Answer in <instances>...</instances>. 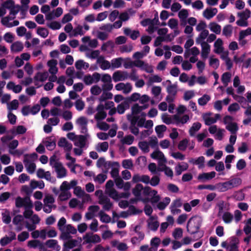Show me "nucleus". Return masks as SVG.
<instances>
[{
  "mask_svg": "<svg viewBox=\"0 0 251 251\" xmlns=\"http://www.w3.org/2000/svg\"><path fill=\"white\" fill-rule=\"evenodd\" d=\"M201 224V220L200 219L192 217L187 222V230L191 234H196L199 232Z\"/></svg>",
  "mask_w": 251,
  "mask_h": 251,
  "instance_id": "obj_1",
  "label": "nucleus"
},
{
  "mask_svg": "<svg viewBox=\"0 0 251 251\" xmlns=\"http://www.w3.org/2000/svg\"><path fill=\"white\" fill-rule=\"evenodd\" d=\"M99 196V203L102 205V208L105 211H109L113 206V204L111 202L110 199L106 196L104 195L101 190H97L95 192V195Z\"/></svg>",
  "mask_w": 251,
  "mask_h": 251,
  "instance_id": "obj_2",
  "label": "nucleus"
},
{
  "mask_svg": "<svg viewBox=\"0 0 251 251\" xmlns=\"http://www.w3.org/2000/svg\"><path fill=\"white\" fill-rule=\"evenodd\" d=\"M15 205L17 208H21L23 206L25 208H31L33 204L29 197L27 196L24 198L18 196L15 199Z\"/></svg>",
  "mask_w": 251,
  "mask_h": 251,
  "instance_id": "obj_3",
  "label": "nucleus"
},
{
  "mask_svg": "<svg viewBox=\"0 0 251 251\" xmlns=\"http://www.w3.org/2000/svg\"><path fill=\"white\" fill-rule=\"evenodd\" d=\"M127 119L130 122V125L129 127V128L131 131V132L135 135H137L139 134V130L136 126L137 120L138 119L137 117H131V115L128 114L127 115Z\"/></svg>",
  "mask_w": 251,
  "mask_h": 251,
  "instance_id": "obj_4",
  "label": "nucleus"
},
{
  "mask_svg": "<svg viewBox=\"0 0 251 251\" xmlns=\"http://www.w3.org/2000/svg\"><path fill=\"white\" fill-rule=\"evenodd\" d=\"M16 17H1V23L2 25L7 27H11L19 25V22L18 20H14L12 23L10 22L14 20Z\"/></svg>",
  "mask_w": 251,
  "mask_h": 251,
  "instance_id": "obj_5",
  "label": "nucleus"
},
{
  "mask_svg": "<svg viewBox=\"0 0 251 251\" xmlns=\"http://www.w3.org/2000/svg\"><path fill=\"white\" fill-rule=\"evenodd\" d=\"M58 178H62L66 176V170L60 162H55L53 165Z\"/></svg>",
  "mask_w": 251,
  "mask_h": 251,
  "instance_id": "obj_6",
  "label": "nucleus"
},
{
  "mask_svg": "<svg viewBox=\"0 0 251 251\" xmlns=\"http://www.w3.org/2000/svg\"><path fill=\"white\" fill-rule=\"evenodd\" d=\"M83 238L86 243H97L101 241L100 236L97 234L90 235L89 233H86Z\"/></svg>",
  "mask_w": 251,
  "mask_h": 251,
  "instance_id": "obj_7",
  "label": "nucleus"
},
{
  "mask_svg": "<svg viewBox=\"0 0 251 251\" xmlns=\"http://www.w3.org/2000/svg\"><path fill=\"white\" fill-rule=\"evenodd\" d=\"M47 149L49 151L53 150L56 147V140L53 136H50L46 138L43 141Z\"/></svg>",
  "mask_w": 251,
  "mask_h": 251,
  "instance_id": "obj_8",
  "label": "nucleus"
},
{
  "mask_svg": "<svg viewBox=\"0 0 251 251\" xmlns=\"http://www.w3.org/2000/svg\"><path fill=\"white\" fill-rule=\"evenodd\" d=\"M133 65L137 67L141 68L142 69L149 73H151L153 72V70L151 68H150L148 64H145L144 62L142 60H137L133 61Z\"/></svg>",
  "mask_w": 251,
  "mask_h": 251,
  "instance_id": "obj_9",
  "label": "nucleus"
},
{
  "mask_svg": "<svg viewBox=\"0 0 251 251\" xmlns=\"http://www.w3.org/2000/svg\"><path fill=\"white\" fill-rule=\"evenodd\" d=\"M24 158L23 162L25 166H26L27 164L32 163V161L36 160L38 157V155L36 153L33 152L31 154H24Z\"/></svg>",
  "mask_w": 251,
  "mask_h": 251,
  "instance_id": "obj_10",
  "label": "nucleus"
},
{
  "mask_svg": "<svg viewBox=\"0 0 251 251\" xmlns=\"http://www.w3.org/2000/svg\"><path fill=\"white\" fill-rule=\"evenodd\" d=\"M201 57L203 58H206L208 57V54L210 51V46L206 42L201 43Z\"/></svg>",
  "mask_w": 251,
  "mask_h": 251,
  "instance_id": "obj_11",
  "label": "nucleus"
},
{
  "mask_svg": "<svg viewBox=\"0 0 251 251\" xmlns=\"http://www.w3.org/2000/svg\"><path fill=\"white\" fill-rule=\"evenodd\" d=\"M124 34L126 36H129L130 38L135 40L140 36V32L138 30H131L129 28H125L124 30Z\"/></svg>",
  "mask_w": 251,
  "mask_h": 251,
  "instance_id": "obj_12",
  "label": "nucleus"
},
{
  "mask_svg": "<svg viewBox=\"0 0 251 251\" xmlns=\"http://www.w3.org/2000/svg\"><path fill=\"white\" fill-rule=\"evenodd\" d=\"M216 187L217 189H218V190L221 192H226L227 190L231 189L228 181L225 182H220L217 183L216 184Z\"/></svg>",
  "mask_w": 251,
  "mask_h": 251,
  "instance_id": "obj_13",
  "label": "nucleus"
},
{
  "mask_svg": "<svg viewBox=\"0 0 251 251\" xmlns=\"http://www.w3.org/2000/svg\"><path fill=\"white\" fill-rule=\"evenodd\" d=\"M223 42L221 39L218 38L215 41L214 44L215 49L214 51L215 53L220 54L223 51L224 48L223 47Z\"/></svg>",
  "mask_w": 251,
  "mask_h": 251,
  "instance_id": "obj_14",
  "label": "nucleus"
},
{
  "mask_svg": "<svg viewBox=\"0 0 251 251\" xmlns=\"http://www.w3.org/2000/svg\"><path fill=\"white\" fill-rule=\"evenodd\" d=\"M24 49L23 43L20 41H16L13 43L11 46L12 52H18L22 51Z\"/></svg>",
  "mask_w": 251,
  "mask_h": 251,
  "instance_id": "obj_15",
  "label": "nucleus"
},
{
  "mask_svg": "<svg viewBox=\"0 0 251 251\" xmlns=\"http://www.w3.org/2000/svg\"><path fill=\"white\" fill-rule=\"evenodd\" d=\"M216 173L214 171L210 173H203L199 175L198 178L199 180L206 179L210 180L215 176Z\"/></svg>",
  "mask_w": 251,
  "mask_h": 251,
  "instance_id": "obj_16",
  "label": "nucleus"
},
{
  "mask_svg": "<svg viewBox=\"0 0 251 251\" xmlns=\"http://www.w3.org/2000/svg\"><path fill=\"white\" fill-rule=\"evenodd\" d=\"M151 157L152 158L156 159H158L160 160H162L164 163H166L167 162V160L164 156L163 153L160 151H154L151 154Z\"/></svg>",
  "mask_w": 251,
  "mask_h": 251,
  "instance_id": "obj_17",
  "label": "nucleus"
},
{
  "mask_svg": "<svg viewBox=\"0 0 251 251\" xmlns=\"http://www.w3.org/2000/svg\"><path fill=\"white\" fill-rule=\"evenodd\" d=\"M48 77V73L47 72L44 73L38 72L34 77V81H40L43 82L45 81Z\"/></svg>",
  "mask_w": 251,
  "mask_h": 251,
  "instance_id": "obj_18",
  "label": "nucleus"
},
{
  "mask_svg": "<svg viewBox=\"0 0 251 251\" xmlns=\"http://www.w3.org/2000/svg\"><path fill=\"white\" fill-rule=\"evenodd\" d=\"M201 125L199 122L194 123L191 127L189 129V133L191 136H194L195 133L201 127Z\"/></svg>",
  "mask_w": 251,
  "mask_h": 251,
  "instance_id": "obj_19",
  "label": "nucleus"
},
{
  "mask_svg": "<svg viewBox=\"0 0 251 251\" xmlns=\"http://www.w3.org/2000/svg\"><path fill=\"white\" fill-rule=\"evenodd\" d=\"M119 20L115 22L112 25V26L114 28H119L122 25L123 22L127 21L129 20L130 17H118Z\"/></svg>",
  "mask_w": 251,
  "mask_h": 251,
  "instance_id": "obj_20",
  "label": "nucleus"
},
{
  "mask_svg": "<svg viewBox=\"0 0 251 251\" xmlns=\"http://www.w3.org/2000/svg\"><path fill=\"white\" fill-rule=\"evenodd\" d=\"M143 189V186L141 183H138L132 189V194L135 197H141V191Z\"/></svg>",
  "mask_w": 251,
  "mask_h": 251,
  "instance_id": "obj_21",
  "label": "nucleus"
},
{
  "mask_svg": "<svg viewBox=\"0 0 251 251\" xmlns=\"http://www.w3.org/2000/svg\"><path fill=\"white\" fill-rule=\"evenodd\" d=\"M30 185L32 189H35L37 187H38L40 189H42L45 187L44 182L42 180L37 181L34 180H32L30 181Z\"/></svg>",
  "mask_w": 251,
  "mask_h": 251,
  "instance_id": "obj_22",
  "label": "nucleus"
},
{
  "mask_svg": "<svg viewBox=\"0 0 251 251\" xmlns=\"http://www.w3.org/2000/svg\"><path fill=\"white\" fill-rule=\"evenodd\" d=\"M234 99L240 103L242 107L244 108H246L247 106H248L247 100L243 96L238 95L235 96Z\"/></svg>",
  "mask_w": 251,
  "mask_h": 251,
  "instance_id": "obj_23",
  "label": "nucleus"
},
{
  "mask_svg": "<svg viewBox=\"0 0 251 251\" xmlns=\"http://www.w3.org/2000/svg\"><path fill=\"white\" fill-rule=\"evenodd\" d=\"M100 217V220L104 223H109L111 221V217L107 214L101 210L99 213Z\"/></svg>",
  "mask_w": 251,
  "mask_h": 251,
  "instance_id": "obj_24",
  "label": "nucleus"
},
{
  "mask_svg": "<svg viewBox=\"0 0 251 251\" xmlns=\"http://www.w3.org/2000/svg\"><path fill=\"white\" fill-rule=\"evenodd\" d=\"M167 129V127L164 125L157 126L155 127V130L159 138L163 137V133Z\"/></svg>",
  "mask_w": 251,
  "mask_h": 251,
  "instance_id": "obj_25",
  "label": "nucleus"
},
{
  "mask_svg": "<svg viewBox=\"0 0 251 251\" xmlns=\"http://www.w3.org/2000/svg\"><path fill=\"white\" fill-rule=\"evenodd\" d=\"M105 194L108 195V196L114 199L115 201L118 200L119 194L118 192L115 189H111L110 190H105Z\"/></svg>",
  "mask_w": 251,
  "mask_h": 251,
  "instance_id": "obj_26",
  "label": "nucleus"
},
{
  "mask_svg": "<svg viewBox=\"0 0 251 251\" xmlns=\"http://www.w3.org/2000/svg\"><path fill=\"white\" fill-rule=\"evenodd\" d=\"M231 77V74L229 72H226L222 75L221 80L225 87L228 85V83L230 81Z\"/></svg>",
  "mask_w": 251,
  "mask_h": 251,
  "instance_id": "obj_27",
  "label": "nucleus"
},
{
  "mask_svg": "<svg viewBox=\"0 0 251 251\" xmlns=\"http://www.w3.org/2000/svg\"><path fill=\"white\" fill-rule=\"evenodd\" d=\"M123 75L122 74V72L120 71H117L114 72L113 74V79L114 82H118L119 81L124 80L126 79V76H124V78H122Z\"/></svg>",
  "mask_w": 251,
  "mask_h": 251,
  "instance_id": "obj_28",
  "label": "nucleus"
},
{
  "mask_svg": "<svg viewBox=\"0 0 251 251\" xmlns=\"http://www.w3.org/2000/svg\"><path fill=\"white\" fill-rule=\"evenodd\" d=\"M218 10L216 8L209 7L204 10L202 16H215L217 14Z\"/></svg>",
  "mask_w": 251,
  "mask_h": 251,
  "instance_id": "obj_29",
  "label": "nucleus"
},
{
  "mask_svg": "<svg viewBox=\"0 0 251 251\" xmlns=\"http://www.w3.org/2000/svg\"><path fill=\"white\" fill-rule=\"evenodd\" d=\"M128 106V101L126 100L122 102L117 106V111L120 114H123L125 113L126 110V107Z\"/></svg>",
  "mask_w": 251,
  "mask_h": 251,
  "instance_id": "obj_30",
  "label": "nucleus"
},
{
  "mask_svg": "<svg viewBox=\"0 0 251 251\" xmlns=\"http://www.w3.org/2000/svg\"><path fill=\"white\" fill-rule=\"evenodd\" d=\"M226 129L232 134H235L238 129V127L236 123H230L226 126Z\"/></svg>",
  "mask_w": 251,
  "mask_h": 251,
  "instance_id": "obj_31",
  "label": "nucleus"
},
{
  "mask_svg": "<svg viewBox=\"0 0 251 251\" xmlns=\"http://www.w3.org/2000/svg\"><path fill=\"white\" fill-rule=\"evenodd\" d=\"M167 92L169 95L175 96L177 93V85L175 84L168 85L167 87Z\"/></svg>",
  "mask_w": 251,
  "mask_h": 251,
  "instance_id": "obj_32",
  "label": "nucleus"
},
{
  "mask_svg": "<svg viewBox=\"0 0 251 251\" xmlns=\"http://www.w3.org/2000/svg\"><path fill=\"white\" fill-rule=\"evenodd\" d=\"M228 181L230 183L231 189L232 188L238 186L242 183V179L239 177H235L232 178Z\"/></svg>",
  "mask_w": 251,
  "mask_h": 251,
  "instance_id": "obj_33",
  "label": "nucleus"
},
{
  "mask_svg": "<svg viewBox=\"0 0 251 251\" xmlns=\"http://www.w3.org/2000/svg\"><path fill=\"white\" fill-rule=\"evenodd\" d=\"M232 32V27L230 25L225 26L223 29V34L226 37L231 36Z\"/></svg>",
  "mask_w": 251,
  "mask_h": 251,
  "instance_id": "obj_34",
  "label": "nucleus"
},
{
  "mask_svg": "<svg viewBox=\"0 0 251 251\" xmlns=\"http://www.w3.org/2000/svg\"><path fill=\"white\" fill-rule=\"evenodd\" d=\"M210 100V97L206 94L203 95L198 99V103L199 105L203 106L206 104Z\"/></svg>",
  "mask_w": 251,
  "mask_h": 251,
  "instance_id": "obj_35",
  "label": "nucleus"
},
{
  "mask_svg": "<svg viewBox=\"0 0 251 251\" xmlns=\"http://www.w3.org/2000/svg\"><path fill=\"white\" fill-rule=\"evenodd\" d=\"M250 17H240L239 20L236 21V24L240 26L246 27L248 25V19Z\"/></svg>",
  "mask_w": 251,
  "mask_h": 251,
  "instance_id": "obj_36",
  "label": "nucleus"
},
{
  "mask_svg": "<svg viewBox=\"0 0 251 251\" xmlns=\"http://www.w3.org/2000/svg\"><path fill=\"white\" fill-rule=\"evenodd\" d=\"M134 137L131 135L126 136L123 139L121 140V142L123 144L131 145L134 141Z\"/></svg>",
  "mask_w": 251,
  "mask_h": 251,
  "instance_id": "obj_37",
  "label": "nucleus"
},
{
  "mask_svg": "<svg viewBox=\"0 0 251 251\" xmlns=\"http://www.w3.org/2000/svg\"><path fill=\"white\" fill-rule=\"evenodd\" d=\"M149 144L146 141H141L138 143V146L139 148L144 152H148L149 151Z\"/></svg>",
  "mask_w": 251,
  "mask_h": 251,
  "instance_id": "obj_38",
  "label": "nucleus"
},
{
  "mask_svg": "<svg viewBox=\"0 0 251 251\" xmlns=\"http://www.w3.org/2000/svg\"><path fill=\"white\" fill-rule=\"evenodd\" d=\"M47 25L48 27L53 30H57L61 28L60 23L57 21H53L50 23H47Z\"/></svg>",
  "mask_w": 251,
  "mask_h": 251,
  "instance_id": "obj_39",
  "label": "nucleus"
},
{
  "mask_svg": "<svg viewBox=\"0 0 251 251\" xmlns=\"http://www.w3.org/2000/svg\"><path fill=\"white\" fill-rule=\"evenodd\" d=\"M223 220L226 224H228L231 222L233 219V215L228 212H226L223 215Z\"/></svg>",
  "mask_w": 251,
  "mask_h": 251,
  "instance_id": "obj_40",
  "label": "nucleus"
},
{
  "mask_svg": "<svg viewBox=\"0 0 251 251\" xmlns=\"http://www.w3.org/2000/svg\"><path fill=\"white\" fill-rule=\"evenodd\" d=\"M77 241L75 239H71L64 244V247L68 249H72L76 246Z\"/></svg>",
  "mask_w": 251,
  "mask_h": 251,
  "instance_id": "obj_41",
  "label": "nucleus"
},
{
  "mask_svg": "<svg viewBox=\"0 0 251 251\" xmlns=\"http://www.w3.org/2000/svg\"><path fill=\"white\" fill-rule=\"evenodd\" d=\"M107 178V176L103 174H100L94 178V180L96 182H98L99 184L103 183Z\"/></svg>",
  "mask_w": 251,
  "mask_h": 251,
  "instance_id": "obj_42",
  "label": "nucleus"
},
{
  "mask_svg": "<svg viewBox=\"0 0 251 251\" xmlns=\"http://www.w3.org/2000/svg\"><path fill=\"white\" fill-rule=\"evenodd\" d=\"M19 105V102L17 100H12L10 103L7 104V108L9 111H11L13 110H16Z\"/></svg>",
  "mask_w": 251,
  "mask_h": 251,
  "instance_id": "obj_43",
  "label": "nucleus"
},
{
  "mask_svg": "<svg viewBox=\"0 0 251 251\" xmlns=\"http://www.w3.org/2000/svg\"><path fill=\"white\" fill-rule=\"evenodd\" d=\"M210 30L217 34L221 33V26L216 23H211L210 24Z\"/></svg>",
  "mask_w": 251,
  "mask_h": 251,
  "instance_id": "obj_44",
  "label": "nucleus"
},
{
  "mask_svg": "<svg viewBox=\"0 0 251 251\" xmlns=\"http://www.w3.org/2000/svg\"><path fill=\"white\" fill-rule=\"evenodd\" d=\"M188 142V140L186 138L180 141L178 145V149L180 151H185L187 147Z\"/></svg>",
  "mask_w": 251,
  "mask_h": 251,
  "instance_id": "obj_45",
  "label": "nucleus"
},
{
  "mask_svg": "<svg viewBox=\"0 0 251 251\" xmlns=\"http://www.w3.org/2000/svg\"><path fill=\"white\" fill-rule=\"evenodd\" d=\"M123 59L121 57L113 59L111 60V66L114 68H118L121 66Z\"/></svg>",
  "mask_w": 251,
  "mask_h": 251,
  "instance_id": "obj_46",
  "label": "nucleus"
},
{
  "mask_svg": "<svg viewBox=\"0 0 251 251\" xmlns=\"http://www.w3.org/2000/svg\"><path fill=\"white\" fill-rule=\"evenodd\" d=\"M37 33L43 38H46L49 34V31L45 28L39 27L37 30Z\"/></svg>",
  "mask_w": 251,
  "mask_h": 251,
  "instance_id": "obj_47",
  "label": "nucleus"
},
{
  "mask_svg": "<svg viewBox=\"0 0 251 251\" xmlns=\"http://www.w3.org/2000/svg\"><path fill=\"white\" fill-rule=\"evenodd\" d=\"M133 166V162L131 159H124L122 161V166L125 169H130Z\"/></svg>",
  "mask_w": 251,
  "mask_h": 251,
  "instance_id": "obj_48",
  "label": "nucleus"
},
{
  "mask_svg": "<svg viewBox=\"0 0 251 251\" xmlns=\"http://www.w3.org/2000/svg\"><path fill=\"white\" fill-rule=\"evenodd\" d=\"M140 97L141 95L139 93H134L130 97L126 99V101H128V103L131 101H136L137 100H139Z\"/></svg>",
  "mask_w": 251,
  "mask_h": 251,
  "instance_id": "obj_49",
  "label": "nucleus"
},
{
  "mask_svg": "<svg viewBox=\"0 0 251 251\" xmlns=\"http://www.w3.org/2000/svg\"><path fill=\"white\" fill-rule=\"evenodd\" d=\"M140 106L138 103H135L131 107L132 115H136L141 112Z\"/></svg>",
  "mask_w": 251,
  "mask_h": 251,
  "instance_id": "obj_50",
  "label": "nucleus"
},
{
  "mask_svg": "<svg viewBox=\"0 0 251 251\" xmlns=\"http://www.w3.org/2000/svg\"><path fill=\"white\" fill-rule=\"evenodd\" d=\"M75 106L78 111H81L84 108L85 103L81 99L77 100L75 102Z\"/></svg>",
  "mask_w": 251,
  "mask_h": 251,
  "instance_id": "obj_51",
  "label": "nucleus"
},
{
  "mask_svg": "<svg viewBox=\"0 0 251 251\" xmlns=\"http://www.w3.org/2000/svg\"><path fill=\"white\" fill-rule=\"evenodd\" d=\"M126 2L123 0H115L113 6L114 8H120L125 7Z\"/></svg>",
  "mask_w": 251,
  "mask_h": 251,
  "instance_id": "obj_52",
  "label": "nucleus"
},
{
  "mask_svg": "<svg viewBox=\"0 0 251 251\" xmlns=\"http://www.w3.org/2000/svg\"><path fill=\"white\" fill-rule=\"evenodd\" d=\"M182 234L183 230L182 228L178 227L175 229L173 233V235L175 239H178L182 236Z\"/></svg>",
  "mask_w": 251,
  "mask_h": 251,
  "instance_id": "obj_53",
  "label": "nucleus"
},
{
  "mask_svg": "<svg viewBox=\"0 0 251 251\" xmlns=\"http://www.w3.org/2000/svg\"><path fill=\"white\" fill-rule=\"evenodd\" d=\"M71 195L70 193L65 191H61L59 196V199L61 201H65L70 198Z\"/></svg>",
  "mask_w": 251,
  "mask_h": 251,
  "instance_id": "obj_54",
  "label": "nucleus"
},
{
  "mask_svg": "<svg viewBox=\"0 0 251 251\" xmlns=\"http://www.w3.org/2000/svg\"><path fill=\"white\" fill-rule=\"evenodd\" d=\"M131 117H135L138 118L137 122L136 125H137L138 127H144L145 122H146V118H144V117H140L139 116L137 115H132Z\"/></svg>",
  "mask_w": 251,
  "mask_h": 251,
  "instance_id": "obj_55",
  "label": "nucleus"
},
{
  "mask_svg": "<svg viewBox=\"0 0 251 251\" xmlns=\"http://www.w3.org/2000/svg\"><path fill=\"white\" fill-rule=\"evenodd\" d=\"M29 237V233L27 231H23L18 235V240L20 242H24Z\"/></svg>",
  "mask_w": 251,
  "mask_h": 251,
  "instance_id": "obj_56",
  "label": "nucleus"
},
{
  "mask_svg": "<svg viewBox=\"0 0 251 251\" xmlns=\"http://www.w3.org/2000/svg\"><path fill=\"white\" fill-rule=\"evenodd\" d=\"M15 3L14 1L13 0H7L4 2H3L1 5L4 8V9H9V10L12 8V6L14 5V3Z\"/></svg>",
  "mask_w": 251,
  "mask_h": 251,
  "instance_id": "obj_57",
  "label": "nucleus"
},
{
  "mask_svg": "<svg viewBox=\"0 0 251 251\" xmlns=\"http://www.w3.org/2000/svg\"><path fill=\"white\" fill-rule=\"evenodd\" d=\"M63 13V9L61 7H57L56 10L49 12L46 16H61Z\"/></svg>",
  "mask_w": 251,
  "mask_h": 251,
  "instance_id": "obj_58",
  "label": "nucleus"
},
{
  "mask_svg": "<svg viewBox=\"0 0 251 251\" xmlns=\"http://www.w3.org/2000/svg\"><path fill=\"white\" fill-rule=\"evenodd\" d=\"M246 162L243 159H239L236 164V168L238 170H242L246 167Z\"/></svg>",
  "mask_w": 251,
  "mask_h": 251,
  "instance_id": "obj_59",
  "label": "nucleus"
},
{
  "mask_svg": "<svg viewBox=\"0 0 251 251\" xmlns=\"http://www.w3.org/2000/svg\"><path fill=\"white\" fill-rule=\"evenodd\" d=\"M251 35V28L249 27L246 30H241L239 32V36L240 39L245 38L247 36Z\"/></svg>",
  "mask_w": 251,
  "mask_h": 251,
  "instance_id": "obj_60",
  "label": "nucleus"
},
{
  "mask_svg": "<svg viewBox=\"0 0 251 251\" xmlns=\"http://www.w3.org/2000/svg\"><path fill=\"white\" fill-rule=\"evenodd\" d=\"M90 92L94 95H99L101 92V89L98 85L92 86L90 89Z\"/></svg>",
  "mask_w": 251,
  "mask_h": 251,
  "instance_id": "obj_61",
  "label": "nucleus"
},
{
  "mask_svg": "<svg viewBox=\"0 0 251 251\" xmlns=\"http://www.w3.org/2000/svg\"><path fill=\"white\" fill-rule=\"evenodd\" d=\"M160 182V178L157 176H153L150 180V184L152 186H156L159 184Z\"/></svg>",
  "mask_w": 251,
  "mask_h": 251,
  "instance_id": "obj_62",
  "label": "nucleus"
},
{
  "mask_svg": "<svg viewBox=\"0 0 251 251\" xmlns=\"http://www.w3.org/2000/svg\"><path fill=\"white\" fill-rule=\"evenodd\" d=\"M106 116L107 114L105 111L98 112L95 116V118L97 121L102 120L104 119Z\"/></svg>",
  "mask_w": 251,
  "mask_h": 251,
  "instance_id": "obj_63",
  "label": "nucleus"
},
{
  "mask_svg": "<svg viewBox=\"0 0 251 251\" xmlns=\"http://www.w3.org/2000/svg\"><path fill=\"white\" fill-rule=\"evenodd\" d=\"M209 65L216 69L219 66V60L217 58H213L210 57L209 60Z\"/></svg>",
  "mask_w": 251,
  "mask_h": 251,
  "instance_id": "obj_64",
  "label": "nucleus"
}]
</instances>
